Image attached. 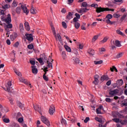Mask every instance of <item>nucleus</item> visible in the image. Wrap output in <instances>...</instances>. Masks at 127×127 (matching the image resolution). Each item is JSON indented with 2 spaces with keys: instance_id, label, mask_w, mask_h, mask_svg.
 Returning <instances> with one entry per match:
<instances>
[{
  "instance_id": "1",
  "label": "nucleus",
  "mask_w": 127,
  "mask_h": 127,
  "mask_svg": "<svg viewBox=\"0 0 127 127\" xmlns=\"http://www.w3.org/2000/svg\"><path fill=\"white\" fill-rule=\"evenodd\" d=\"M96 12L97 13H100V12H103L104 11H115L114 9H110L108 7H98L96 8Z\"/></svg>"
},
{
  "instance_id": "2",
  "label": "nucleus",
  "mask_w": 127,
  "mask_h": 127,
  "mask_svg": "<svg viewBox=\"0 0 127 127\" xmlns=\"http://www.w3.org/2000/svg\"><path fill=\"white\" fill-rule=\"evenodd\" d=\"M1 21H4L6 23H10L11 22V17L10 14H8L7 17L5 18L4 15H2L1 16Z\"/></svg>"
},
{
  "instance_id": "3",
  "label": "nucleus",
  "mask_w": 127,
  "mask_h": 127,
  "mask_svg": "<svg viewBox=\"0 0 127 127\" xmlns=\"http://www.w3.org/2000/svg\"><path fill=\"white\" fill-rule=\"evenodd\" d=\"M11 81H9L7 82V84L5 85L6 88H3L4 90L6 91V92H8V93H12L13 94L14 91H13V89H11L10 87L12 86Z\"/></svg>"
},
{
  "instance_id": "4",
  "label": "nucleus",
  "mask_w": 127,
  "mask_h": 127,
  "mask_svg": "<svg viewBox=\"0 0 127 127\" xmlns=\"http://www.w3.org/2000/svg\"><path fill=\"white\" fill-rule=\"evenodd\" d=\"M111 45H116L117 47H121V46H122V45L121 44V42H120V41L118 40H112L111 41Z\"/></svg>"
},
{
  "instance_id": "5",
  "label": "nucleus",
  "mask_w": 127,
  "mask_h": 127,
  "mask_svg": "<svg viewBox=\"0 0 127 127\" xmlns=\"http://www.w3.org/2000/svg\"><path fill=\"white\" fill-rule=\"evenodd\" d=\"M41 120L45 125H46L48 127H50V122L49 120L46 118V117L44 116H41Z\"/></svg>"
},
{
  "instance_id": "6",
  "label": "nucleus",
  "mask_w": 127,
  "mask_h": 127,
  "mask_svg": "<svg viewBox=\"0 0 127 127\" xmlns=\"http://www.w3.org/2000/svg\"><path fill=\"white\" fill-rule=\"evenodd\" d=\"M19 81L20 82H22V83H24L26 85H29V86H31V84H30V82L24 79V78L23 77H20Z\"/></svg>"
},
{
  "instance_id": "7",
  "label": "nucleus",
  "mask_w": 127,
  "mask_h": 127,
  "mask_svg": "<svg viewBox=\"0 0 127 127\" xmlns=\"http://www.w3.org/2000/svg\"><path fill=\"white\" fill-rule=\"evenodd\" d=\"M26 39L28 41H33V36L32 34H25Z\"/></svg>"
},
{
  "instance_id": "8",
  "label": "nucleus",
  "mask_w": 127,
  "mask_h": 127,
  "mask_svg": "<svg viewBox=\"0 0 127 127\" xmlns=\"http://www.w3.org/2000/svg\"><path fill=\"white\" fill-rule=\"evenodd\" d=\"M117 94H119V89H114L113 90H110L109 91V95H110V96H112V97L117 95Z\"/></svg>"
},
{
  "instance_id": "9",
  "label": "nucleus",
  "mask_w": 127,
  "mask_h": 127,
  "mask_svg": "<svg viewBox=\"0 0 127 127\" xmlns=\"http://www.w3.org/2000/svg\"><path fill=\"white\" fill-rule=\"evenodd\" d=\"M49 113L51 116L53 115V114L55 113V107L54 105H51L50 107V109L49 110Z\"/></svg>"
},
{
  "instance_id": "10",
  "label": "nucleus",
  "mask_w": 127,
  "mask_h": 127,
  "mask_svg": "<svg viewBox=\"0 0 127 127\" xmlns=\"http://www.w3.org/2000/svg\"><path fill=\"white\" fill-rule=\"evenodd\" d=\"M99 75L96 74L94 76V81L93 82V84H94L95 85H98L99 84Z\"/></svg>"
},
{
  "instance_id": "11",
  "label": "nucleus",
  "mask_w": 127,
  "mask_h": 127,
  "mask_svg": "<svg viewBox=\"0 0 127 127\" xmlns=\"http://www.w3.org/2000/svg\"><path fill=\"white\" fill-rule=\"evenodd\" d=\"M21 8L23 11V12L24 13H26V14L27 15L29 13V10H28V9H27V7H26V6H24L23 5H21Z\"/></svg>"
},
{
  "instance_id": "12",
  "label": "nucleus",
  "mask_w": 127,
  "mask_h": 127,
  "mask_svg": "<svg viewBox=\"0 0 127 127\" xmlns=\"http://www.w3.org/2000/svg\"><path fill=\"white\" fill-rule=\"evenodd\" d=\"M31 68L33 74H34V75H36V74L38 73V70L37 69V68H36V66L35 65H33L31 66Z\"/></svg>"
},
{
  "instance_id": "13",
  "label": "nucleus",
  "mask_w": 127,
  "mask_h": 127,
  "mask_svg": "<svg viewBox=\"0 0 127 127\" xmlns=\"http://www.w3.org/2000/svg\"><path fill=\"white\" fill-rule=\"evenodd\" d=\"M34 109L35 110L37 111V112H38L40 115H42V113L41 112V108L39 107L38 105H36L34 106Z\"/></svg>"
},
{
  "instance_id": "14",
  "label": "nucleus",
  "mask_w": 127,
  "mask_h": 127,
  "mask_svg": "<svg viewBox=\"0 0 127 127\" xmlns=\"http://www.w3.org/2000/svg\"><path fill=\"white\" fill-rule=\"evenodd\" d=\"M106 23L107 22H110V19H112V18H113V15L111 14H108L106 15Z\"/></svg>"
},
{
  "instance_id": "15",
  "label": "nucleus",
  "mask_w": 127,
  "mask_h": 127,
  "mask_svg": "<svg viewBox=\"0 0 127 127\" xmlns=\"http://www.w3.org/2000/svg\"><path fill=\"white\" fill-rule=\"evenodd\" d=\"M17 104L20 109H21V110H24V104L21 103V102L19 101H17Z\"/></svg>"
},
{
  "instance_id": "16",
  "label": "nucleus",
  "mask_w": 127,
  "mask_h": 127,
  "mask_svg": "<svg viewBox=\"0 0 127 127\" xmlns=\"http://www.w3.org/2000/svg\"><path fill=\"white\" fill-rule=\"evenodd\" d=\"M89 10V9L87 8H81L78 11L79 13H83L84 12H87V11Z\"/></svg>"
},
{
  "instance_id": "17",
  "label": "nucleus",
  "mask_w": 127,
  "mask_h": 127,
  "mask_svg": "<svg viewBox=\"0 0 127 127\" xmlns=\"http://www.w3.org/2000/svg\"><path fill=\"white\" fill-rule=\"evenodd\" d=\"M66 19L70 20V19H72L73 18V13H71V12H69L68 14L66 16Z\"/></svg>"
},
{
  "instance_id": "18",
  "label": "nucleus",
  "mask_w": 127,
  "mask_h": 127,
  "mask_svg": "<svg viewBox=\"0 0 127 127\" xmlns=\"http://www.w3.org/2000/svg\"><path fill=\"white\" fill-rule=\"evenodd\" d=\"M25 27L27 31L30 30V27L29 26V23L28 22H25L24 23Z\"/></svg>"
},
{
  "instance_id": "19",
  "label": "nucleus",
  "mask_w": 127,
  "mask_h": 127,
  "mask_svg": "<svg viewBox=\"0 0 127 127\" xmlns=\"http://www.w3.org/2000/svg\"><path fill=\"white\" fill-rule=\"evenodd\" d=\"M100 80L102 82H103V81H105V80L108 81V80H109V76H108V75H103L101 77Z\"/></svg>"
},
{
  "instance_id": "20",
  "label": "nucleus",
  "mask_w": 127,
  "mask_h": 127,
  "mask_svg": "<svg viewBox=\"0 0 127 127\" xmlns=\"http://www.w3.org/2000/svg\"><path fill=\"white\" fill-rule=\"evenodd\" d=\"M37 12V10H36L35 8L33 7V6H32L31 8V13H32V14H36Z\"/></svg>"
},
{
  "instance_id": "21",
  "label": "nucleus",
  "mask_w": 127,
  "mask_h": 127,
  "mask_svg": "<svg viewBox=\"0 0 127 127\" xmlns=\"http://www.w3.org/2000/svg\"><path fill=\"white\" fill-rule=\"evenodd\" d=\"M87 52L89 53V54H90V55H92V56L95 54V51L92 49H89Z\"/></svg>"
},
{
  "instance_id": "22",
  "label": "nucleus",
  "mask_w": 127,
  "mask_h": 127,
  "mask_svg": "<svg viewBox=\"0 0 127 127\" xmlns=\"http://www.w3.org/2000/svg\"><path fill=\"white\" fill-rule=\"evenodd\" d=\"M117 84L119 86H122V85H124V80L123 79H119L117 81Z\"/></svg>"
},
{
  "instance_id": "23",
  "label": "nucleus",
  "mask_w": 127,
  "mask_h": 127,
  "mask_svg": "<svg viewBox=\"0 0 127 127\" xmlns=\"http://www.w3.org/2000/svg\"><path fill=\"white\" fill-rule=\"evenodd\" d=\"M6 24H4L5 26L6 27V28H12V24L10 23H6Z\"/></svg>"
},
{
  "instance_id": "24",
  "label": "nucleus",
  "mask_w": 127,
  "mask_h": 127,
  "mask_svg": "<svg viewBox=\"0 0 127 127\" xmlns=\"http://www.w3.org/2000/svg\"><path fill=\"white\" fill-rule=\"evenodd\" d=\"M42 59H43V60H44V62L45 63H47V62H48V61H48V60H47V57H46V56L45 55V54H43V55H42Z\"/></svg>"
},
{
  "instance_id": "25",
  "label": "nucleus",
  "mask_w": 127,
  "mask_h": 127,
  "mask_svg": "<svg viewBox=\"0 0 127 127\" xmlns=\"http://www.w3.org/2000/svg\"><path fill=\"white\" fill-rule=\"evenodd\" d=\"M64 47L65 50L67 52H71V48H70L69 46H68L67 45H64Z\"/></svg>"
},
{
  "instance_id": "26",
  "label": "nucleus",
  "mask_w": 127,
  "mask_h": 127,
  "mask_svg": "<svg viewBox=\"0 0 127 127\" xmlns=\"http://www.w3.org/2000/svg\"><path fill=\"white\" fill-rule=\"evenodd\" d=\"M98 38H99V35L94 36L92 39L91 42L92 43H94V42H95L96 40H97V39H98Z\"/></svg>"
},
{
  "instance_id": "27",
  "label": "nucleus",
  "mask_w": 127,
  "mask_h": 127,
  "mask_svg": "<svg viewBox=\"0 0 127 127\" xmlns=\"http://www.w3.org/2000/svg\"><path fill=\"white\" fill-rule=\"evenodd\" d=\"M127 13H125L124 14V15H123V16L121 18L120 20L122 22H123L124 21V20H125V19H126V17H127Z\"/></svg>"
},
{
  "instance_id": "28",
  "label": "nucleus",
  "mask_w": 127,
  "mask_h": 127,
  "mask_svg": "<svg viewBox=\"0 0 127 127\" xmlns=\"http://www.w3.org/2000/svg\"><path fill=\"white\" fill-rule=\"evenodd\" d=\"M10 7V5L8 4H6L2 6V8H3V9H7L8 8H9Z\"/></svg>"
},
{
  "instance_id": "29",
  "label": "nucleus",
  "mask_w": 127,
  "mask_h": 127,
  "mask_svg": "<svg viewBox=\"0 0 127 127\" xmlns=\"http://www.w3.org/2000/svg\"><path fill=\"white\" fill-rule=\"evenodd\" d=\"M73 60L74 61L75 63L76 64H79L80 63V60L78 59V58H73Z\"/></svg>"
},
{
  "instance_id": "30",
  "label": "nucleus",
  "mask_w": 127,
  "mask_h": 127,
  "mask_svg": "<svg viewBox=\"0 0 127 127\" xmlns=\"http://www.w3.org/2000/svg\"><path fill=\"white\" fill-rule=\"evenodd\" d=\"M120 123L123 126L125 125H127V120H121L120 121Z\"/></svg>"
},
{
  "instance_id": "31",
  "label": "nucleus",
  "mask_w": 127,
  "mask_h": 127,
  "mask_svg": "<svg viewBox=\"0 0 127 127\" xmlns=\"http://www.w3.org/2000/svg\"><path fill=\"white\" fill-rule=\"evenodd\" d=\"M108 39H109V38H108L107 37H105L103 38V40L100 41V43L101 44L105 43V42H107V41H108Z\"/></svg>"
},
{
  "instance_id": "32",
  "label": "nucleus",
  "mask_w": 127,
  "mask_h": 127,
  "mask_svg": "<svg viewBox=\"0 0 127 127\" xmlns=\"http://www.w3.org/2000/svg\"><path fill=\"white\" fill-rule=\"evenodd\" d=\"M62 56L64 60H65V59H66V57H67V55H66V52H65V51L62 52Z\"/></svg>"
},
{
  "instance_id": "33",
  "label": "nucleus",
  "mask_w": 127,
  "mask_h": 127,
  "mask_svg": "<svg viewBox=\"0 0 127 127\" xmlns=\"http://www.w3.org/2000/svg\"><path fill=\"white\" fill-rule=\"evenodd\" d=\"M122 107H124L125 106L126 107H127V99L124 100L122 101Z\"/></svg>"
},
{
  "instance_id": "34",
  "label": "nucleus",
  "mask_w": 127,
  "mask_h": 127,
  "mask_svg": "<svg viewBox=\"0 0 127 127\" xmlns=\"http://www.w3.org/2000/svg\"><path fill=\"white\" fill-rule=\"evenodd\" d=\"M80 25H81V24H80V23L79 22H75L74 23V26L76 28V29H79V27H80Z\"/></svg>"
},
{
  "instance_id": "35",
  "label": "nucleus",
  "mask_w": 127,
  "mask_h": 127,
  "mask_svg": "<svg viewBox=\"0 0 127 127\" xmlns=\"http://www.w3.org/2000/svg\"><path fill=\"white\" fill-rule=\"evenodd\" d=\"M88 6V4L86 2H83L81 4V7L87 8Z\"/></svg>"
},
{
  "instance_id": "36",
  "label": "nucleus",
  "mask_w": 127,
  "mask_h": 127,
  "mask_svg": "<svg viewBox=\"0 0 127 127\" xmlns=\"http://www.w3.org/2000/svg\"><path fill=\"white\" fill-rule=\"evenodd\" d=\"M99 53H100L101 54H103V52H106V49H105L104 48H101L99 49Z\"/></svg>"
},
{
  "instance_id": "37",
  "label": "nucleus",
  "mask_w": 127,
  "mask_h": 127,
  "mask_svg": "<svg viewBox=\"0 0 127 127\" xmlns=\"http://www.w3.org/2000/svg\"><path fill=\"white\" fill-rule=\"evenodd\" d=\"M94 64H95V65H99L100 64H103V61L100 60L99 61H94Z\"/></svg>"
},
{
  "instance_id": "38",
  "label": "nucleus",
  "mask_w": 127,
  "mask_h": 127,
  "mask_svg": "<svg viewBox=\"0 0 127 127\" xmlns=\"http://www.w3.org/2000/svg\"><path fill=\"white\" fill-rule=\"evenodd\" d=\"M21 11V8H20V7H17L16 8V12L17 13H18V14H19Z\"/></svg>"
},
{
  "instance_id": "39",
  "label": "nucleus",
  "mask_w": 127,
  "mask_h": 127,
  "mask_svg": "<svg viewBox=\"0 0 127 127\" xmlns=\"http://www.w3.org/2000/svg\"><path fill=\"white\" fill-rule=\"evenodd\" d=\"M38 61L39 62L41 65H43L44 64V62H43V60H42V58H40L37 59Z\"/></svg>"
},
{
  "instance_id": "40",
  "label": "nucleus",
  "mask_w": 127,
  "mask_h": 127,
  "mask_svg": "<svg viewBox=\"0 0 127 127\" xmlns=\"http://www.w3.org/2000/svg\"><path fill=\"white\" fill-rule=\"evenodd\" d=\"M14 72L15 73V74H16V75H17L19 77H21L22 74L20 72L17 71V70H15V69H14Z\"/></svg>"
},
{
  "instance_id": "41",
  "label": "nucleus",
  "mask_w": 127,
  "mask_h": 127,
  "mask_svg": "<svg viewBox=\"0 0 127 127\" xmlns=\"http://www.w3.org/2000/svg\"><path fill=\"white\" fill-rule=\"evenodd\" d=\"M47 63L48 64L47 67H49V68H50V67H51L52 68V69H53V65L51 63H50L49 61L47 62Z\"/></svg>"
},
{
  "instance_id": "42",
  "label": "nucleus",
  "mask_w": 127,
  "mask_h": 127,
  "mask_svg": "<svg viewBox=\"0 0 127 127\" xmlns=\"http://www.w3.org/2000/svg\"><path fill=\"white\" fill-rule=\"evenodd\" d=\"M116 32L117 33H118V34H120V35H122V36H125V34H124V33L121 31V30H117L116 31Z\"/></svg>"
},
{
  "instance_id": "43",
  "label": "nucleus",
  "mask_w": 127,
  "mask_h": 127,
  "mask_svg": "<svg viewBox=\"0 0 127 127\" xmlns=\"http://www.w3.org/2000/svg\"><path fill=\"white\" fill-rule=\"evenodd\" d=\"M11 6L12 7H16V6H17V3H16V1H15V0L13 1Z\"/></svg>"
},
{
  "instance_id": "44",
  "label": "nucleus",
  "mask_w": 127,
  "mask_h": 127,
  "mask_svg": "<svg viewBox=\"0 0 127 127\" xmlns=\"http://www.w3.org/2000/svg\"><path fill=\"white\" fill-rule=\"evenodd\" d=\"M43 78L45 81H46L47 82L48 81H49V79L48 78V77L46 76V74H44L43 75Z\"/></svg>"
},
{
  "instance_id": "45",
  "label": "nucleus",
  "mask_w": 127,
  "mask_h": 127,
  "mask_svg": "<svg viewBox=\"0 0 127 127\" xmlns=\"http://www.w3.org/2000/svg\"><path fill=\"white\" fill-rule=\"evenodd\" d=\"M112 121L113 122H115V123H120V122H121V120H120V119H119V118L113 119Z\"/></svg>"
},
{
  "instance_id": "46",
  "label": "nucleus",
  "mask_w": 127,
  "mask_h": 127,
  "mask_svg": "<svg viewBox=\"0 0 127 127\" xmlns=\"http://www.w3.org/2000/svg\"><path fill=\"white\" fill-rule=\"evenodd\" d=\"M95 121H97V122H98L99 123H103V120L101 118H99V117H96L95 118Z\"/></svg>"
},
{
  "instance_id": "47",
  "label": "nucleus",
  "mask_w": 127,
  "mask_h": 127,
  "mask_svg": "<svg viewBox=\"0 0 127 127\" xmlns=\"http://www.w3.org/2000/svg\"><path fill=\"white\" fill-rule=\"evenodd\" d=\"M34 48V46H33V44H29L27 46V48H28V49H33Z\"/></svg>"
},
{
  "instance_id": "48",
  "label": "nucleus",
  "mask_w": 127,
  "mask_h": 127,
  "mask_svg": "<svg viewBox=\"0 0 127 127\" xmlns=\"http://www.w3.org/2000/svg\"><path fill=\"white\" fill-rule=\"evenodd\" d=\"M19 29L20 31H23V24L22 23H20L19 24Z\"/></svg>"
},
{
  "instance_id": "49",
  "label": "nucleus",
  "mask_w": 127,
  "mask_h": 127,
  "mask_svg": "<svg viewBox=\"0 0 127 127\" xmlns=\"http://www.w3.org/2000/svg\"><path fill=\"white\" fill-rule=\"evenodd\" d=\"M85 26H86V23H83L81 26V28L82 30H86V28L85 27Z\"/></svg>"
},
{
  "instance_id": "50",
  "label": "nucleus",
  "mask_w": 127,
  "mask_h": 127,
  "mask_svg": "<svg viewBox=\"0 0 127 127\" xmlns=\"http://www.w3.org/2000/svg\"><path fill=\"white\" fill-rule=\"evenodd\" d=\"M3 122L4 123H5L6 124H8V123H9L10 121H9V119H7V118H4L3 119Z\"/></svg>"
},
{
  "instance_id": "51",
  "label": "nucleus",
  "mask_w": 127,
  "mask_h": 127,
  "mask_svg": "<svg viewBox=\"0 0 127 127\" xmlns=\"http://www.w3.org/2000/svg\"><path fill=\"white\" fill-rule=\"evenodd\" d=\"M61 123L62 125H66V124H67V123L66 122V120H65V119L63 118L61 120Z\"/></svg>"
},
{
  "instance_id": "52",
  "label": "nucleus",
  "mask_w": 127,
  "mask_h": 127,
  "mask_svg": "<svg viewBox=\"0 0 127 127\" xmlns=\"http://www.w3.org/2000/svg\"><path fill=\"white\" fill-rule=\"evenodd\" d=\"M44 72H45L44 74L46 75L47 74V72H48V67H45V66H44Z\"/></svg>"
},
{
  "instance_id": "53",
  "label": "nucleus",
  "mask_w": 127,
  "mask_h": 127,
  "mask_svg": "<svg viewBox=\"0 0 127 127\" xmlns=\"http://www.w3.org/2000/svg\"><path fill=\"white\" fill-rule=\"evenodd\" d=\"M121 16V15L118 14L117 13H115L113 14V17L115 18H119Z\"/></svg>"
},
{
  "instance_id": "54",
  "label": "nucleus",
  "mask_w": 127,
  "mask_h": 127,
  "mask_svg": "<svg viewBox=\"0 0 127 127\" xmlns=\"http://www.w3.org/2000/svg\"><path fill=\"white\" fill-rule=\"evenodd\" d=\"M114 3H116V2H120L121 3H123L124 1L123 0H114Z\"/></svg>"
},
{
  "instance_id": "55",
  "label": "nucleus",
  "mask_w": 127,
  "mask_h": 127,
  "mask_svg": "<svg viewBox=\"0 0 127 127\" xmlns=\"http://www.w3.org/2000/svg\"><path fill=\"white\" fill-rule=\"evenodd\" d=\"M62 25L64 28H67V24L65 22H62Z\"/></svg>"
},
{
  "instance_id": "56",
  "label": "nucleus",
  "mask_w": 127,
  "mask_h": 127,
  "mask_svg": "<svg viewBox=\"0 0 127 127\" xmlns=\"http://www.w3.org/2000/svg\"><path fill=\"white\" fill-rule=\"evenodd\" d=\"M74 15L75 17H76V18H78V19H80V18H81V16L79 13H76Z\"/></svg>"
},
{
  "instance_id": "57",
  "label": "nucleus",
  "mask_w": 127,
  "mask_h": 127,
  "mask_svg": "<svg viewBox=\"0 0 127 127\" xmlns=\"http://www.w3.org/2000/svg\"><path fill=\"white\" fill-rule=\"evenodd\" d=\"M105 101L107 103H111V102H112V99H111V98H106L105 99Z\"/></svg>"
},
{
  "instance_id": "58",
  "label": "nucleus",
  "mask_w": 127,
  "mask_h": 127,
  "mask_svg": "<svg viewBox=\"0 0 127 127\" xmlns=\"http://www.w3.org/2000/svg\"><path fill=\"white\" fill-rule=\"evenodd\" d=\"M90 121V118L89 117H86L85 118V119L84 120V122L85 123V124H87V123H88V122Z\"/></svg>"
},
{
  "instance_id": "59",
  "label": "nucleus",
  "mask_w": 127,
  "mask_h": 127,
  "mask_svg": "<svg viewBox=\"0 0 127 127\" xmlns=\"http://www.w3.org/2000/svg\"><path fill=\"white\" fill-rule=\"evenodd\" d=\"M90 6H91V7H94L95 8L97 9V7H98V4H92L90 5Z\"/></svg>"
},
{
  "instance_id": "60",
  "label": "nucleus",
  "mask_w": 127,
  "mask_h": 127,
  "mask_svg": "<svg viewBox=\"0 0 127 127\" xmlns=\"http://www.w3.org/2000/svg\"><path fill=\"white\" fill-rule=\"evenodd\" d=\"M96 113H97V115L102 114V112H101V110H100V109L99 108H97L96 109Z\"/></svg>"
},
{
  "instance_id": "61",
  "label": "nucleus",
  "mask_w": 127,
  "mask_h": 127,
  "mask_svg": "<svg viewBox=\"0 0 127 127\" xmlns=\"http://www.w3.org/2000/svg\"><path fill=\"white\" fill-rule=\"evenodd\" d=\"M117 115L118 116L119 118H120L121 119H122V118H124V115L121 114L120 113H117Z\"/></svg>"
},
{
  "instance_id": "62",
  "label": "nucleus",
  "mask_w": 127,
  "mask_h": 127,
  "mask_svg": "<svg viewBox=\"0 0 127 127\" xmlns=\"http://www.w3.org/2000/svg\"><path fill=\"white\" fill-rule=\"evenodd\" d=\"M123 56V53H120L117 55V58H121Z\"/></svg>"
},
{
  "instance_id": "63",
  "label": "nucleus",
  "mask_w": 127,
  "mask_h": 127,
  "mask_svg": "<svg viewBox=\"0 0 127 127\" xmlns=\"http://www.w3.org/2000/svg\"><path fill=\"white\" fill-rule=\"evenodd\" d=\"M77 21H79V19L78 18H76V17H74V18H73V22H77Z\"/></svg>"
},
{
  "instance_id": "64",
  "label": "nucleus",
  "mask_w": 127,
  "mask_h": 127,
  "mask_svg": "<svg viewBox=\"0 0 127 127\" xmlns=\"http://www.w3.org/2000/svg\"><path fill=\"white\" fill-rule=\"evenodd\" d=\"M30 64H31V65H35V61H34L30 60Z\"/></svg>"
}]
</instances>
